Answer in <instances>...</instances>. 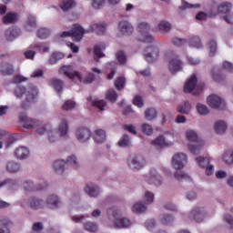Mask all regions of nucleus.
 Returning a JSON list of instances; mask_svg holds the SVG:
<instances>
[{
	"label": "nucleus",
	"instance_id": "obj_1",
	"mask_svg": "<svg viewBox=\"0 0 233 233\" xmlns=\"http://www.w3.org/2000/svg\"><path fill=\"white\" fill-rule=\"evenodd\" d=\"M15 97L21 98L25 96V99L21 103V108L26 109L35 102V97L37 96V88L29 87L27 90L25 86H17L15 89Z\"/></svg>",
	"mask_w": 233,
	"mask_h": 233
},
{
	"label": "nucleus",
	"instance_id": "obj_2",
	"mask_svg": "<svg viewBox=\"0 0 233 233\" xmlns=\"http://www.w3.org/2000/svg\"><path fill=\"white\" fill-rule=\"evenodd\" d=\"M186 136H187V141H191L192 143H195V145H188L189 152L195 155L199 154V150L203 148V147L205 146V142L199 139L198 133L194 130H187L186 133Z\"/></svg>",
	"mask_w": 233,
	"mask_h": 233
},
{
	"label": "nucleus",
	"instance_id": "obj_3",
	"mask_svg": "<svg viewBox=\"0 0 233 233\" xmlns=\"http://www.w3.org/2000/svg\"><path fill=\"white\" fill-rule=\"evenodd\" d=\"M70 166L76 169L79 168V164L77 163V157H76V156L68 157L66 161L56 160L53 164L54 170L57 174H63V172H65V170H66V168Z\"/></svg>",
	"mask_w": 233,
	"mask_h": 233
},
{
	"label": "nucleus",
	"instance_id": "obj_4",
	"mask_svg": "<svg viewBox=\"0 0 233 233\" xmlns=\"http://www.w3.org/2000/svg\"><path fill=\"white\" fill-rule=\"evenodd\" d=\"M107 214L108 216H113L115 219V226L117 228H128V227H130V219L127 218H121V210H119L116 207L110 208L107 210Z\"/></svg>",
	"mask_w": 233,
	"mask_h": 233
},
{
	"label": "nucleus",
	"instance_id": "obj_5",
	"mask_svg": "<svg viewBox=\"0 0 233 233\" xmlns=\"http://www.w3.org/2000/svg\"><path fill=\"white\" fill-rule=\"evenodd\" d=\"M85 29L81 25L75 24L71 31H64L61 37H72L73 41H80L83 39Z\"/></svg>",
	"mask_w": 233,
	"mask_h": 233
},
{
	"label": "nucleus",
	"instance_id": "obj_6",
	"mask_svg": "<svg viewBox=\"0 0 233 233\" xmlns=\"http://www.w3.org/2000/svg\"><path fill=\"white\" fill-rule=\"evenodd\" d=\"M59 74H63V76H66V77H68V79H71L72 81H74L76 77L78 81H83V76L78 71L74 70V66L70 65L62 66L59 69Z\"/></svg>",
	"mask_w": 233,
	"mask_h": 233
},
{
	"label": "nucleus",
	"instance_id": "obj_7",
	"mask_svg": "<svg viewBox=\"0 0 233 233\" xmlns=\"http://www.w3.org/2000/svg\"><path fill=\"white\" fill-rule=\"evenodd\" d=\"M138 32L141 33V38H139V41H142L143 43H152L154 41V36H152L150 34H148V31L150 30V25L147 23H140L138 24Z\"/></svg>",
	"mask_w": 233,
	"mask_h": 233
},
{
	"label": "nucleus",
	"instance_id": "obj_8",
	"mask_svg": "<svg viewBox=\"0 0 233 233\" xmlns=\"http://www.w3.org/2000/svg\"><path fill=\"white\" fill-rule=\"evenodd\" d=\"M171 165L176 170H181L187 165V155L179 153L172 157Z\"/></svg>",
	"mask_w": 233,
	"mask_h": 233
},
{
	"label": "nucleus",
	"instance_id": "obj_9",
	"mask_svg": "<svg viewBox=\"0 0 233 233\" xmlns=\"http://www.w3.org/2000/svg\"><path fill=\"white\" fill-rule=\"evenodd\" d=\"M208 105H209L211 108H217L218 110H223L226 106L225 101L218 95H210L208 97Z\"/></svg>",
	"mask_w": 233,
	"mask_h": 233
},
{
	"label": "nucleus",
	"instance_id": "obj_10",
	"mask_svg": "<svg viewBox=\"0 0 233 233\" xmlns=\"http://www.w3.org/2000/svg\"><path fill=\"white\" fill-rule=\"evenodd\" d=\"M19 119L20 122L23 123L24 128H35L41 126V122L28 117L25 113L20 115Z\"/></svg>",
	"mask_w": 233,
	"mask_h": 233
},
{
	"label": "nucleus",
	"instance_id": "obj_11",
	"mask_svg": "<svg viewBox=\"0 0 233 233\" xmlns=\"http://www.w3.org/2000/svg\"><path fill=\"white\" fill-rule=\"evenodd\" d=\"M76 136L80 143H86V141L90 139L92 132H90V129L81 127L76 129Z\"/></svg>",
	"mask_w": 233,
	"mask_h": 233
},
{
	"label": "nucleus",
	"instance_id": "obj_12",
	"mask_svg": "<svg viewBox=\"0 0 233 233\" xmlns=\"http://www.w3.org/2000/svg\"><path fill=\"white\" fill-rule=\"evenodd\" d=\"M144 56L147 63H152L153 61H156L157 57H159V48L157 46L147 47L145 50Z\"/></svg>",
	"mask_w": 233,
	"mask_h": 233
},
{
	"label": "nucleus",
	"instance_id": "obj_13",
	"mask_svg": "<svg viewBox=\"0 0 233 233\" xmlns=\"http://www.w3.org/2000/svg\"><path fill=\"white\" fill-rule=\"evenodd\" d=\"M168 68L171 74H176V72H180L181 60H179V56H177V55H172L169 60Z\"/></svg>",
	"mask_w": 233,
	"mask_h": 233
},
{
	"label": "nucleus",
	"instance_id": "obj_14",
	"mask_svg": "<svg viewBox=\"0 0 233 233\" xmlns=\"http://www.w3.org/2000/svg\"><path fill=\"white\" fill-rule=\"evenodd\" d=\"M189 218L197 221V223H201L205 218V208H196L189 213Z\"/></svg>",
	"mask_w": 233,
	"mask_h": 233
},
{
	"label": "nucleus",
	"instance_id": "obj_15",
	"mask_svg": "<svg viewBox=\"0 0 233 233\" xmlns=\"http://www.w3.org/2000/svg\"><path fill=\"white\" fill-rule=\"evenodd\" d=\"M128 165L133 170L143 168V166L145 165V158L141 156H137L128 161Z\"/></svg>",
	"mask_w": 233,
	"mask_h": 233
},
{
	"label": "nucleus",
	"instance_id": "obj_16",
	"mask_svg": "<svg viewBox=\"0 0 233 233\" xmlns=\"http://www.w3.org/2000/svg\"><path fill=\"white\" fill-rule=\"evenodd\" d=\"M198 85V76L193 75L184 85V92L186 94H191Z\"/></svg>",
	"mask_w": 233,
	"mask_h": 233
},
{
	"label": "nucleus",
	"instance_id": "obj_17",
	"mask_svg": "<svg viewBox=\"0 0 233 233\" xmlns=\"http://www.w3.org/2000/svg\"><path fill=\"white\" fill-rule=\"evenodd\" d=\"M121 34L124 35H130L134 32V26L127 21H122L118 25Z\"/></svg>",
	"mask_w": 233,
	"mask_h": 233
},
{
	"label": "nucleus",
	"instance_id": "obj_18",
	"mask_svg": "<svg viewBox=\"0 0 233 233\" xmlns=\"http://www.w3.org/2000/svg\"><path fill=\"white\" fill-rule=\"evenodd\" d=\"M48 187V184L46 182L44 183L43 187H34V182L27 180L24 183V188L25 192H36L37 190H45Z\"/></svg>",
	"mask_w": 233,
	"mask_h": 233
},
{
	"label": "nucleus",
	"instance_id": "obj_19",
	"mask_svg": "<svg viewBox=\"0 0 233 233\" xmlns=\"http://www.w3.org/2000/svg\"><path fill=\"white\" fill-rule=\"evenodd\" d=\"M89 32H95L97 35H103L106 32V23H96L90 26Z\"/></svg>",
	"mask_w": 233,
	"mask_h": 233
},
{
	"label": "nucleus",
	"instance_id": "obj_20",
	"mask_svg": "<svg viewBox=\"0 0 233 233\" xmlns=\"http://www.w3.org/2000/svg\"><path fill=\"white\" fill-rule=\"evenodd\" d=\"M12 222L5 217H0V233H10Z\"/></svg>",
	"mask_w": 233,
	"mask_h": 233
},
{
	"label": "nucleus",
	"instance_id": "obj_21",
	"mask_svg": "<svg viewBox=\"0 0 233 233\" xmlns=\"http://www.w3.org/2000/svg\"><path fill=\"white\" fill-rule=\"evenodd\" d=\"M14 66L10 63L2 64L0 66V74L2 76H14Z\"/></svg>",
	"mask_w": 233,
	"mask_h": 233
},
{
	"label": "nucleus",
	"instance_id": "obj_22",
	"mask_svg": "<svg viewBox=\"0 0 233 233\" xmlns=\"http://www.w3.org/2000/svg\"><path fill=\"white\" fill-rule=\"evenodd\" d=\"M46 205L48 208H58L61 205V200L56 195H51L46 199Z\"/></svg>",
	"mask_w": 233,
	"mask_h": 233
},
{
	"label": "nucleus",
	"instance_id": "obj_23",
	"mask_svg": "<svg viewBox=\"0 0 233 233\" xmlns=\"http://www.w3.org/2000/svg\"><path fill=\"white\" fill-rule=\"evenodd\" d=\"M85 192H86L90 198H97V196H99V187L90 183L85 187Z\"/></svg>",
	"mask_w": 233,
	"mask_h": 233
},
{
	"label": "nucleus",
	"instance_id": "obj_24",
	"mask_svg": "<svg viewBox=\"0 0 233 233\" xmlns=\"http://www.w3.org/2000/svg\"><path fill=\"white\" fill-rule=\"evenodd\" d=\"M19 34H21L19 29L8 28L5 31V38L7 41H14V39H17V37H19Z\"/></svg>",
	"mask_w": 233,
	"mask_h": 233
},
{
	"label": "nucleus",
	"instance_id": "obj_25",
	"mask_svg": "<svg viewBox=\"0 0 233 233\" xmlns=\"http://www.w3.org/2000/svg\"><path fill=\"white\" fill-rule=\"evenodd\" d=\"M94 139L96 143H105L106 133L103 129H96L94 133Z\"/></svg>",
	"mask_w": 233,
	"mask_h": 233
},
{
	"label": "nucleus",
	"instance_id": "obj_26",
	"mask_svg": "<svg viewBox=\"0 0 233 233\" xmlns=\"http://www.w3.org/2000/svg\"><path fill=\"white\" fill-rule=\"evenodd\" d=\"M28 154H30V151H28V148L25 147L16 148L15 152V156L17 159H25V157H28Z\"/></svg>",
	"mask_w": 233,
	"mask_h": 233
},
{
	"label": "nucleus",
	"instance_id": "obj_27",
	"mask_svg": "<svg viewBox=\"0 0 233 233\" xmlns=\"http://www.w3.org/2000/svg\"><path fill=\"white\" fill-rule=\"evenodd\" d=\"M58 132L61 137H66L68 134V122L66 119H62L58 127Z\"/></svg>",
	"mask_w": 233,
	"mask_h": 233
},
{
	"label": "nucleus",
	"instance_id": "obj_28",
	"mask_svg": "<svg viewBox=\"0 0 233 233\" xmlns=\"http://www.w3.org/2000/svg\"><path fill=\"white\" fill-rule=\"evenodd\" d=\"M18 15L16 13H8L3 17L4 25H12L17 21Z\"/></svg>",
	"mask_w": 233,
	"mask_h": 233
},
{
	"label": "nucleus",
	"instance_id": "obj_29",
	"mask_svg": "<svg viewBox=\"0 0 233 233\" xmlns=\"http://www.w3.org/2000/svg\"><path fill=\"white\" fill-rule=\"evenodd\" d=\"M232 10V4L228 2H224L218 6V14H229Z\"/></svg>",
	"mask_w": 233,
	"mask_h": 233
},
{
	"label": "nucleus",
	"instance_id": "obj_30",
	"mask_svg": "<svg viewBox=\"0 0 233 233\" xmlns=\"http://www.w3.org/2000/svg\"><path fill=\"white\" fill-rule=\"evenodd\" d=\"M151 177L147 181L149 185H156V187H159L161 185V177L159 175H156V170L151 171Z\"/></svg>",
	"mask_w": 233,
	"mask_h": 233
},
{
	"label": "nucleus",
	"instance_id": "obj_31",
	"mask_svg": "<svg viewBox=\"0 0 233 233\" xmlns=\"http://www.w3.org/2000/svg\"><path fill=\"white\" fill-rule=\"evenodd\" d=\"M43 200L35 198L34 197L29 199V207L34 210H37V208H43Z\"/></svg>",
	"mask_w": 233,
	"mask_h": 233
},
{
	"label": "nucleus",
	"instance_id": "obj_32",
	"mask_svg": "<svg viewBox=\"0 0 233 233\" xmlns=\"http://www.w3.org/2000/svg\"><path fill=\"white\" fill-rule=\"evenodd\" d=\"M37 26V23L35 22V16L33 15H28L27 21L25 24L26 30H32Z\"/></svg>",
	"mask_w": 233,
	"mask_h": 233
},
{
	"label": "nucleus",
	"instance_id": "obj_33",
	"mask_svg": "<svg viewBox=\"0 0 233 233\" xmlns=\"http://www.w3.org/2000/svg\"><path fill=\"white\" fill-rule=\"evenodd\" d=\"M74 6H76L75 0H63L62 5H60L64 12H68V10H70V8H74Z\"/></svg>",
	"mask_w": 233,
	"mask_h": 233
},
{
	"label": "nucleus",
	"instance_id": "obj_34",
	"mask_svg": "<svg viewBox=\"0 0 233 233\" xmlns=\"http://www.w3.org/2000/svg\"><path fill=\"white\" fill-rule=\"evenodd\" d=\"M227 130V124L225 121H218L215 123V131L217 134H225Z\"/></svg>",
	"mask_w": 233,
	"mask_h": 233
},
{
	"label": "nucleus",
	"instance_id": "obj_35",
	"mask_svg": "<svg viewBox=\"0 0 233 233\" xmlns=\"http://www.w3.org/2000/svg\"><path fill=\"white\" fill-rule=\"evenodd\" d=\"M189 46H192V48H203V43L198 36H192L189 40Z\"/></svg>",
	"mask_w": 233,
	"mask_h": 233
},
{
	"label": "nucleus",
	"instance_id": "obj_36",
	"mask_svg": "<svg viewBox=\"0 0 233 233\" xmlns=\"http://www.w3.org/2000/svg\"><path fill=\"white\" fill-rule=\"evenodd\" d=\"M132 210L134 214H142L147 210V206H145L142 202H137L134 204Z\"/></svg>",
	"mask_w": 233,
	"mask_h": 233
},
{
	"label": "nucleus",
	"instance_id": "obj_37",
	"mask_svg": "<svg viewBox=\"0 0 233 233\" xmlns=\"http://www.w3.org/2000/svg\"><path fill=\"white\" fill-rule=\"evenodd\" d=\"M105 48V44L96 45L94 47V55L98 58L105 57V54L103 53Z\"/></svg>",
	"mask_w": 233,
	"mask_h": 233
},
{
	"label": "nucleus",
	"instance_id": "obj_38",
	"mask_svg": "<svg viewBox=\"0 0 233 233\" xmlns=\"http://www.w3.org/2000/svg\"><path fill=\"white\" fill-rule=\"evenodd\" d=\"M177 110L180 114H190V111L192 110V106L189 102H185L184 104L178 106Z\"/></svg>",
	"mask_w": 233,
	"mask_h": 233
},
{
	"label": "nucleus",
	"instance_id": "obj_39",
	"mask_svg": "<svg viewBox=\"0 0 233 233\" xmlns=\"http://www.w3.org/2000/svg\"><path fill=\"white\" fill-rule=\"evenodd\" d=\"M19 168H21V166L14 161L8 162L6 165V170L9 171L10 174H15Z\"/></svg>",
	"mask_w": 233,
	"mask_h": 233
},
{
	"label": "nucleus",
	"instance_id": "obj_40",
	"mask_svg": "<svg viewBox=\"0 0 233 233\" xmlns=\"http://www.w3.org/2000/svg\"><path fill=\"white\" fill-rule=\"evenodd\" d=\"M145 117L147 121H152L157 117V111L154 108H149L145 112Z\"/></svg>",
	"mask_w": 233,
	"mask_h": 233
},
{
	"label": "nucleus",
	"instance_id": "obj_41",
	"mask_svg": "<svg viewBox=\"0 0 233 233\" xmlns=\"http://www.w3.org/2000/svg\"><path fill=\"white\" fill-rule=\"evenodd\" d=\"M157 26L160 32H169L172 29V25L167 21H160Z\"/></svg>",
	"mask_w": 233,
	"mask_h": 233
},
{
	"label": "nucleus",
	"instance_id": "obj_42",
	"mask_svg": "<svg viewBox=\"0 0 233 233\" xmlns=\"http://www.w3.org/2000/svg\"><path fill=\"white\" fill-rule=\"evenodd\" d=\"M127 84V79L125 77L120 76L115 80V87L116 90L121 91L125 88V85Z\"/></svg>",
	"mask_w": 233,
	"mask_h": 233
},
{
	"label": "nucleus",
	"instance_id": "obj_43",
	"mask_svg": "<svg viewBox=\"0 0 233 233\" xmlns=\"http://www.w3.org/2000/svg\"><path fill=\"white\" fill-rule=\"evenodd\" d=\"M152 145H156L157 147H168V143L165 140V137L159 136L155 140H153Z\"/></svg>",
	"mask_w": 233,
	"mask_h": 233
},
{
	"label": "nucleus",
	"instance_id": "obj_44",
	"mask_svg": "<svg viewBox=\"0 0 233 233\" xmlns=\"http://www.w3.org/2000/svg\"><path fill=\"white\" fill-rule=\"evenodd\" d=\"M106 97L108 101H111V103H116L117 99V92L114 89H109L106 92Z\"/></svg>",
	"mask_w": 233,
	"mask_h": 233
},
{
	"label": "nucleus",
	"instance_id": "obj_45",
	"mask_svg": "<svg viewBox=\"0 0 233 233\" xmlns=\"http://www.w3.org/2000/svg\"><path fill=\"white\" fill-rule=\"evenodd\" d=\"M51 85L54 86L55 90L59 94V92L63 91V81L59 79H52Z\"/></svg>",
	"mask_w": 233,
	"mask_h": 233
},
{
	"label": "nucleus",
	"instance_id": "obj_46",
	"mask_svg": "<svg viewBox=\"0 0 233 233\" xmlns=\"http://www.w3.org/2000/svg\"><path fill=\"white\" fill-rule=\"evenodd\" d=\"M116 57L119 65H127V54H125L123 51L116 52Z\"/></svg>",
	"mask_w": 233,
	"mask_h": 233
},
{
	"label": "nucleus",
	"instance_id": "obj_47",
	"mask_svg": "<svg viewBox=\"0 0 233 233\" xmlns=\"http://www.w3.org/2000/svg\"><path fill=\"white\" fill-rule=\"evenodd\" d=\"M85 230H87V232L96 233L97 232V225L94 222H86L84 224Z\"/></svg>",
	"mask_w": 233,
	"mask_h": 233
},
{
	"label": "nucleus",
	"instance_id": "obj_48",
	"mask_svg": "<svg viewBox=\"0 0 233 233\" xmlns=\"http://www.w3.org/2000/svg\"><path fill=\"white\" fill-rule=\"evenodd\" d=\"M118 146L122 147V148H127V147L130 146V137L128 135H124L121 139L118 141Z\"/></svg>",
	"mask_w": 233,
	"mask_h": 233
},
{
	"label": "nucleus",
	"instance_id": "obj_49",
	"mask_svg": "<svg viewBox=\"0 0 233 233\" xmlns=\"http://www.w3.org/2000/svg\"><path fill=\"white\" fill-rule=\"evenodd\" d=\"M208 46H209V56L211 57L216 56V52L218 51V43L216 42V40H209Z\"/></svg>",
	"mask_w": 233,
	"mask_h": 233
},
{
	"label": "nucleus",
	"instance_id": "obj_50",
	"mask_svg": "<svg viewBox=\"0 0 233 233\" xmlns=\"http://www.w3.org/2000/svg\"><path fill=\"white\" fill-rule=\"evenodd\" d=\"M50 35V30L48 28H40L37 31V37L39 39H46Z\"/></svg>",
	"mask_w": 233,
	"mask_h": 233
},
{
	"label": "nucleus",
	"instance_id": "obj_51",
	"mask_svg": "<svg viewBox=\"0 0 233 233\" xmlns=\"http://www.w3.org/2000/svg\"><path fill=\"white\" fill-rule=\"evenodd\" d=\"M197 161L202 168H205V167H208L210 163V158L208 157H197Z\"/></svg>",
	"mask_w": 233,
	"mask_h": 233
},
{
	"label": "nucleus",
	"instance_id": "obj_52",
	"mask_svg": "<svg viewBox=\"0 0 233 233\" xmlns=\"http://www.w3.org/2000/svg\"><path fill=\"white\" fill-rule=\"evenodd\" d=\"M92 103L93 106H96L101 112H103V110H105V106H106V102L105 100H94Z\"/></svg>",
	"mask_w": 233,
	"mask_h": 233
},
{
	"label": "nucleus",
	"instance_id": "obj_53",
	"mask_svg": "<svg viewBox=\"0 0 233 233\" xmlns=\"http://www.w3.org/2000/svg\"><path fill=\"white\" fill-rule=\"evenodd\" d=\"M117 64L116 63V62H111V63H109L108 65H107V67L108 68H110V66H113L112 68H111V71H110V73L109 74H107V79H114V76H116V66Z\"/></svg>",
	"mask_w": 233,
	"mask_h": 233
},
{
	"label": "nucleus",
	"instance_id": "obj_54",
	"mask_svg": "<svg viewBox=\"0 0 233 233\" xmlns=\"http://www.w3.org/2000/svg\"><path fill=\"white\" fill-rule=\"evenodd\" d=\"M76 108V102L74 100H66L62 106V110H72Z\"/></svg>",
	"mask_w": 233,
	"mask_h": 233
},
{
	"label": "nucleus",
	"instance_id": "obj_55",
	"mask_svg": "<svg viewBox=\"0 0 233 233\" xmlns=\"http://www.w3.org/2000/svg\"><path fill=\"white\" fill-rule=\"evenodd\" d=\"M175 178L177 179V181H181V179H189L190 177H188V175L183 171H176L175 174Z\"/></svg>",
	"mask_w": 233,
	"mask_h": 233
},
{
	"label": "nucleus",
	"instance_id": "obj_56",
	"mask_svg": "<svg viewBox=\"0 0 233 233\" xmlns=\"http://www.w3.org/2000/svg\"><path fill=\"white\" fill-rule=\"evenodd\" d=\"M197 110L200 116H207L208 114V107L202 104L197 105Z\"/></svg>",
	"mask_w": 233,
	"mask_h": 233
},
{
	"label": "nucleus",
	"instance_id": "obj_57",
	"mask_svg": "<svg viewBox=\"0 0 233 233\" xmlns=\"http://www.w3.org/2000/svg\"><path fill=\"white\" fill-rule=\"evenodd\" d=\"M141 128L143 133L146 134L147 136H152V133L154 132L152 126L148 124H142Z\"/></svg>",
	"mask_w": 233,
	"mask_h": 233
},
{
	"label": "nucleus",
	"instance_id": "obj_58",
	"mask_svg": "<svg viewBox=\"0 0 233 233\" xmlns=\"http://www.w3.org/2000/svg\"><path fill=\"white\" fill-rule=\"evenodd\" d=\"M14 185H15V181L12 178H7L5 180H3L2 182H0V188L3 187H14Z\"/></svg>",
	"mask_w": 233,
	"mask_h": 233
},
{
	"label": "nucleus",
	"instance_id": "obj_59",
	"mask_svg": "<svg viewBox=\"0 0 233 233\" xmlns=\"http://www.w3.org/2000/svg\"><path fill=\"white\" fill-rule=\"evenodd\" d=\"M172 221H174V218L171 215H164L161 218V223L163 225H170V223H172Z\"/></svg>",
	"mask_w": 233,
	"mask_h": 233
},
{
	"label": "nucleus",
	"instance_id": "obj_60",
	"mask_svg": "<svg viewBox=\"0 0 233 233\" xmlns=\"http://www.w3.org/2000/svg\"><path fill=\"white\" fill-rule=\"evenodd\" d=\"M133 105H135V106H138V108H141L145 104L143 103V98L140 96H136L133 99Z\"/></svg>",
	"mask_w": 233,
	"mask_h": 233
},
{
	"label": "nucleus",
	"instance_id": "obj_61",
	"mask_svg": "<svg viewBox=\"0 0 233 233\" xmlns=\"http://www.w3.org/2000/svg\"><path fill=\"white\" fill-rule=\"evenodd\" d=\"M105 2V0H93L92 6L93 8L99 10V8H103Z\"/></svg>",
	"mask_w": 233,
	"mask_h": 233
},
{
	"label": "nucleus",
	"instance_id": "obj_62",
	"mask_svg": "<svg viewBox=\"0 0 233 233\" xmlns=\"http://www.w3.org/2000/svg\"><path fill=\"white\" fill-rule=\"evenodd\" d=\"M172 43L175 46H183L187 45V39L174 38Z\"/></svg>",
	"mask_w": 233,
	"mask_h": 233
},
{
	"label": "nucleus",
	"instance_id": "obj_63",
	"mask_svg": "<svg viewBox=\"0 0 233 233\" xmlns=\"http://www.w3.org/2000/svg\"><path fill=\"white\" fill-rule=\"evenodd\" d=\"M225 163H232L233 162V151H228L224 155Z\"/></svg>",
	"mask_w": 233,
	"mask_h": 233
},
{
	"label": "nucleus",
	"instance_id": "obj_64",
	"mask_svg": "<svg viewBox=\"0 0 233 233\" xmlns=\"http://www.w3.org/2000/svg\"><path fill=\"white\" fill-rule=\"evenodd\" d=\"M222 66L226 72H233V65L228 61H224Z\"/></svg>",
	"mask_w": 233,
	"mask_h": 233
}]
</instances>
